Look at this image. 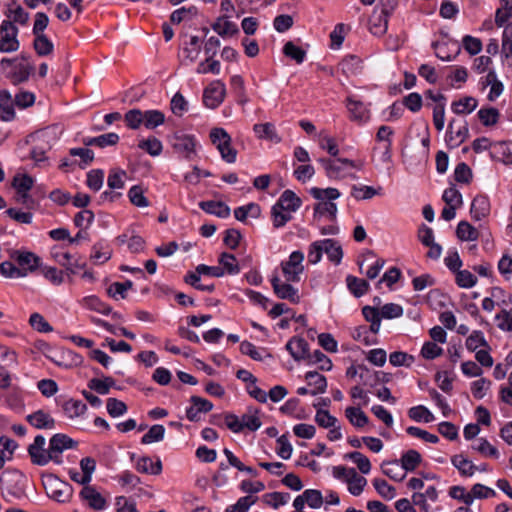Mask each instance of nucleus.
Returning a JSON list of instances; mask_svg holds the SVG:
<instances>
[{"label": "nucleus", "instance_id": "obj_1", "mask_svg": "<svg viewBox=\"0 0 512 512\" xmlns=\"http://www.w3.org/2000/svg\"><path fill=\"white\" fill-rule=\"evenodd\" d=\"M310 194L319 202L314 206V216L328 215L331 221L336 220L337 205L333 202L340 197V192L336 188H318L310 189Z\"/></svg>", "mask_w": 512, "mask_h": 512}, {"label": "nucleus", "instance_id": "obj_2", "mask_svg": "<svg viewBox=\"0 0 512 512\" xmlns=\"http://www.w3.org/2000/svg\"><path fill=\"white\" fill-rule=\"evenodd\" d=\"M27 477L18 469L8 468L0 476L3 491L14 498L26 495Z\"/></svg>", "mask_w": 512, "mask_h": 512}, {"label": "nucleus", "instance_id": "obj_3", "mask_svg": "<svg viewBox=\"0 0 512 512\" xmlns=\"http://www.w3.org/2000/svg\"><path fill=\"white\" fill-rule=\"evenodd\" d=\"M42 484L46 494L59 503L68 502L72 497V486L68 482L60 480L54 474L43 475Z\"/></svg>", "mask_w": 512, "mask_h": 512}, {"label": "nucleus", "instance_id": "obj_4", "mask_svg": "<svg viewBox=\"0 0 512 512\" xmlns=\"http://www.w3.org/2000/svg\"><path fill=\"white\" fill-rule=\"evenodd\" d=\"M201 275L219 278L224 276V269H222L220 266H208L205 264H199L195 268V271L188 272L184 277V282L188 285H191L193 288L200 291L213 292L215 290L214 284L200 285Z\"/></svg>", "mask_w": 512, "mask_h": 512}, {"label": "nucleus", "instance_id": "obj_5", "mask_svg": "<svg viewBox=\"0 0 512 512\" xmlns=\"http://www.w3.org/2000/svg\"><path fill=\"white\" fill-rule=\"evenodd\" d=\"M46 440L42 435H37L34 438V442L28 447V454L31 457V461L35 465L44 466L49 463V461H54L55 463H60L61 461L58 459L57 455H53L50 452V449L45 450Z\"/></svg>", "mask_w": 512, "mask_h": 512}, {"label": "nucleus", "instance_id": "obj_6", "mask_svg": "<svg viewBox=\"0 0 512 512\" xmlns=\"http://www.w3.org/2000/svg\"><path fill=\"white\" fill-rule=\"evenodd\" d=\"M9 257L17 264L18 269L24 270L25 277L36 271L41 265L40 257L27 250H11Z\"/></svg>", "mask_w": 512, "mask_h": 512}, {"label": "nucleus", "instance_id": "obj_7", "mask_svg": "<svg viewBox=\"0 0 512 512\" xmlns=\"http://www.w3.org/2000/svg\"><path fill=\"white\" fill-rule=\"evenodd\" d=\"M304 254L301 251H294L289 256L288 261L281 263L282 272L287 282H299L300 275L304 271Z\"/></svg>", "mask_w": 512, "mask_h": 512}, {"label": "nucleus", "instance_id": "obj_8", "mask_svg": "<svg viewBox=\"0 0 512 512\" xmlns=\"http://www.w3.org/2000/svg\"><path fill=\"white\" fill-rule=\"evenodd\" d=\"M226 95L225 84L220 80L212 81L203 92V103L207 108L215 109L222 104Z\"/></svg>", "mask_w": 512, "mask_h": 512}, {"label": "nucleus", "instance_id": "obj_9", "mask_svg": "<svg viewBox=\"0 0 512 512\" xmlns=\"http://www.w3.org/2000/svg\"><path fill=\"white\" fill-rule=\"evenodd\" d=\"M271 285L274 293L279 299L289 300L290 302L297 304L300 302V296L298 290L294 288L290 282H282L281 279L274 275L271 278Z\"/></svg>", "mask_w": 512, "mask_h": 512}, {"label": "nucleus", "instance_id": "obj_10", "mask_svg": "<svg viewBox=\"0 0 512 512\" xmlns=\"http://www.w3.org/2000/svg\"><path fill=\"white\" fill-rule=\"evenodd\" d=\"M171 145L175 152L182 154L186 159H191L195 154V138L191 135L175 133L171 138Z\"/></svg>", "mask_w": 512, "mask_h": 512}, {"label": "nucleus", "instance_id": "obj_11", "mask_svg": "<svg viewBox=\"0 0 512 512\" xmlns=\"http://www.w3.org/2000/svg\"><path fill=\"white\" fill-rule=\"evenodd\" d=\"M456 124V119H452L448 124V130L446 133V143L450 148L458 147L461 143L465 141V139L469 135L468 124L466 122H464L457 128Z\"/></svg>", "mask_w": 512, "mask_h": 512}, {"label": "nucleus", "instance_id": "obj_12", "mask_svg": "<svg viewBox=\"0 0 512 512\" xmlns=\"http://www.w3.org/2000/svg\"><path fill=\"white\" fill-rule=\"evenodd\" d=\"M77 445H78L77 441L73 440L66 434H62V433H57V434L53 435L49 441V449H50L51 454L57 455L58 459L60 461H61V459H60L59 455L65 449H73V448H76Z\"/></svg>", "mask_w": 512, "mask_h": 512}, {"label": "nucleus", "instance_id": "obj_13", "mask_svg": "<svg viewBox=\"0 0 512 512\" xmlns=\"http://www.w3.org/2000/svg\"><path fill=\"white\" fill-rule=\"evenodd\" d=\"M286 349L294 360L300 361L310 357L309 344L302 337H292L286 344Z\"/></svg>", "mask_w": 512, "mask_h": 512}, {"label": "nucleus", "instance_id": "obj_14", "mask_svg": "<svg viewBox=\"0 0 512 512\" xmlns=\"http://www.w3.org/2000/svg\"><path fill=\"white\" fill-rule=\"evenodd\" d=\"M26 421L36 429H54L55 419L42 409H39L25 417Z\"/></svg>", "mask_w": 512, "mask_h": 512}, {"label": "nucleus", "instance_id": "obj_15", "mask_svg": "<svg viewBox=\"0 0 512 512\" xmlns=\"http://www.w3.org/2000/svg\"><path fill=\"white\" fill-rule=\"evenodd\" d=\"M80 497L87 501L89 506L97 511L103 510L106 506L105 498L93 487L85 486L80 492Z\"/></svg>", "mask_w": 512, "mask_h": 512}, {"label": "nucleus", "instance_id": "obj_16", "mask_svg": "<svg viewBox=\"0 0 512 512\" xmlns=\"http://www.w3.org/2000/svg\"><path fill=\"white\" fill-rule=\"evenodd\" d=\"M54 258L61 266L65 267L68 276L76 274L78 269H84L86 267L85 262L80 261L79 258H75L68 252L55 253Z\"/></svg>", "mask_w": 512, "mask_h": 512}, {"label": "nucleus", "instance_id": "obj_17", "mask_svg": "<svg viewBox=\"0 0 512 512\" xmlns=\"http://www.w3.org/2000/svg\"><path fill=\"white\" fill-rule=\"evenodd\" d=\"M347 108L350 113V119L358 123H364L369 119V111L363 102L355 100L352 97L347 98Z\"/></svg>", "mask_w": 512, "mask_h": 512}, {"label": "nucleus", "instance_id": "obj_18", "mask_svg": "<svg viewBox=\"0 0 512 512\" xmlns=\"http://www.w3.org/2000/svg\"><path fill=\"white\" fill-rule=\"evenodd\" d=\"M381 469L384 475L396 482H402L406 478V472L397 459L383 461Z\"/></svg>", "mask_w": 512, "mask_h": 512}, {"label": "nucleus", "instance_id": "obj_19", "mask_svg": "<svg viewBox=\"0 0 512 512\" xmlns=\"http://www.w3.org/2000/svg\"><path fill=\"white\" fill-rule=\"evenodd\" d=\"M199 207L208 214L215 215L219 218H227L230 216V208L222 201H201Z\"/></svg>", "mask_w": 512, "mask_h": 512}, {"label": "nucleus", "instance_id": "obj_20", "mask_svg": "<svg viewBox=\"0 0 512 512\" xmlns=\"http://www.w3.org/2000/svg\"><path fill=\"white\" fill-rule=\"evenodd\" d=\"M15 118L12 96L8 90L0 91V119L2 121H12Z\"/></svg>", "mask_w": 512, "mask_h": 512}, {"label": "nucleus", "instance_id": "obj_21", "mask_svg": "<svg viewBox=\"0 0 512 512\" xmlns=\"http://www.w3.org/2000/svg\"><path fill=\"white\" fill-rule=\"evenodd\" d=\"M490 212V203L488 197L484 195L476 196L471 204L470 213L473 219L479 221L486 217Z\"/></svg>", "mask_w": 512, "mask_h": 512}, {"label": "nucleus", "instance_id": "obj_22", "mask_svg": "<svg viewBox=\"0 0 512 512\" xmlns=\"http://www.w3.org/2000/svg\"><path fill=\"white\" fill-rule=\"evenodd\" d=\"M301 203V199L292 190L287 189L281 194L275 204L287 212H295L300 208Z\"/></svg>", "mask_w": 512, "mask_h": 512}, {"label": "nucleus", "instance_id": "obj_23", "mask_svg": "<svg viewBox=\"0 0 512 512\" xmlns=\"http://www.w3.org/2000/svg\"><path fill=\"white\" fill-rule=\"evenodd\" d=\"M227 18V16H221L212 24V29L221 37H231L239 33L238 26Z\"/></svg>", "mask_w": 512, "mask_h": 512}, {"label": "nucleus", "instance_id": "obj_24", "mask_svg": "<svg viewBox=\"0 0 512 512\" xmlns=\"http://www.w3.org/2000/svg\"><path fill=\"white\" fill-rule=\"evenodd\" d=\"M305 379L308 382V385L313 387V389L310 390L311 395L315 396L326 391L327 380L324 375L318 373L317 371H308L305 374Z\"/></svg>", "mask_w": 512, "mask_h": 512}, {"label": "nucleus", "instance_id": "obj_25", "mask_svg": "<svg viewBox=\"0 0 512 512\" xmlns=\"http://www.w3.org/2000/svg\"><path fill=\"white\" fill-rule=\"evenodd\" d=\"M33 71V65L18 63L15 64V69L7 74V78H9L14 85H18L28 81Z\"/></svg>", "mask_w": 512, "mask_h": 512}, {"label": "nucleus", "instance_id": "obj_26", "mask_svg": "<svg viewBox=\"0 0 512 512\" xmlns=\"http://www.w3.org/2000/svg\"><path fill=\"white\" fill-rule=\"evenodd\" d=\"M253 131L259 139H266L274 143L281 142V137L278 135L274 124L261 123L253 126Z\"/></svg>", "mask_w": 512, "mask_h": 512}, {"label": "nucleus", "instance_id": "obj_27", "mask_svg": "<svg viewBox=\"0 0 512 512\" xmlns=\"http://www.w3.org/2000/svg\"><path fill=\"white\" fill-rule=\"evenodd\" d=\"M136 470L143 474L159 475L162 472V462L157 459L155 462L148 456H143L136 463Z\"/></svg>", "mask_w": 512, "mask_h": 512}, {"label": "nucleus", "instance_id": "obj_28", "mask_svg": "<svg viewBox=\"0 0 512 512\" xmlns=\"http://www.w3.org/2000/svg\"><path fill=\"white\" fill-rule=\"evenodd\" d=\"M398 461L406 473L413 472L421 464L422 456L417 450L409 449L402 454L400 460Z\"/></svg>", "mask_w": 512, "mask_h": 512}, {"label": "nucleus", "instance_id": "obj_29", "mask_svg": "<svg viewBox=\"0 0 512 512\" xmlns=\"http://www.w3.org/2000/svg\"><path fill=\"white\" fill-rule=\"evenodd\" d=\"M388 11L382 10V13L378 16H373L369 20V30L375 36H383L388 28Z\"/></svg>", "mask_w": 512, "mask_h": 512}, {"label": "nucleus", "instance_id": "obj_30", "mask_svg": "<svg viewBox=\"0 0 512 512\" xmlns=\"http://www.w3.org/2000/svg\"><path fill=\"white\" fill-rule=\"evenodd\" d=\"M240 422L242 425V431L245 428L252 432L258 430L262 425L259 417V410L249 407L247 412L241 416Z\"/></svg>", "mask_w": 512, "mask_h": 512}, {"label": "nucleus", "instance_id": "obj_31", "mask_svg": "<svg viewBox=\"0 0 512 512\" xmlns=\"http://www.w3.org/2000/svg\"><path fill=\"white\" fill-rule=\"evenodd\" d=\"M348 491L353 496H359L365 486L367 485V480L365 477L360 476L354 468H349V477H347Z\"/></svg>", "mask_w": 512, "mask_h": 512}, {"label": "nucleus", "instance_id": "obj_32", "mask_svg": "<svg viewBox=\"0 0 512 512\" xmlns=\"http://www.w3.org/2000/svg\"><path fill=\"white\" fill-rule=\"evenodd\" d=\"M321 243L324 244V252L328 259L336 265L340 264L343 257V250L339 242L334 239H324L321 240Z\"/></svg>", "mask_w": 512, "mask_h": 512}, {"label": "nucleus", "instance_id": "obj_33", "mask_svg": "<svg viewBox=\"0 0 512 512\" xmlns=\"http://www.w3.org/2000/svg\"><path fill=\"white\" fill-rule=\"evenodd\" d=\"M451 463L462 476L471 477L476 472V465L468 460L463 454H457L451 457Z\"/></svg>", "mask_w": 512, "mask_h": 512}, {"label": "nucleus", "instance_id": "obj_34", "mask_svg": "<svg viewBox=\"0 0 512 512\" xmlns=\"http://www.w3.org/2000/svg\"><path fill=\"white\" fill-rule=\"evenodd\" d=\"M363 317L367 322H370V331L377 334L381 327V314L380 310L372 306H364L362 308Z\"/></svg>", "mask_w": 512, "mask_h": 512}, {"label": "nucleus", "instance_id": "obj_35", "mask_svg": "<svg viewBox=\"0 0 512 512\" xmlns=\"http://www.w3.org/2000/svg\"><path fill=\"white\" fill-rule=\"evenodd\" d=\"M491 156L499 159L505 164H512V151L507 142L498 141L491 144Z\"/></svg>", "mask_w": 512, "mask_h": 512}, {"label": "nucleus", "instance_id": "obj_36", "mask_svg": "<svg viewBox=\"0 0 512 512\" xmlns=\"http://www.w3.org/2000/svg\"><path fill=\"white\" fill-rule=\"evenodd\" d=\"M345 416L356 428H362L369 422V418L359 407H347L345 409Z\"/></svg>", "mask_w": 512, "mask_h": 512}, {"label": "nucleus", "instance_id": "obj_37", "mask_svg": "<svg viewBox=\"0 0 512 512\" xmlns=\"http://www.w3.org/2000/svg\"><path fill=\"white\" fill-rule=\"evenodd\" d=\"M218 262L221 265L220 267L224 269V274L236 275L240 272L237 258L231 253L222 252L219 256Z\"/></svg>", "mask_w": 512, "mask_h": 512}, {"label": "nucleus", "instance_id": "obj_38", "mask_svg": "<svg viewBox=\"0 0 512 512\" xmlns=\"http://www.w3.org/2000/svg\"><path fill=\"white\" fill-rule=\"evenodd\" d=\"M346 282L350 292L357 298L366 294L370 288L368 281L352 275L347 276Z\"/></svg>", "mask_w": 512, "mask_h": 512}, {"label": "nucleus", "instance_id": "obj_39", "mask_svg": "<svg viewBox=\"0 0 512 512\" xmlns=\"http://www.w3.org/2000/svg\"><path fill=\"white\" fill-rule=\"evenodd\" d=\"M62 409L68 418L73 419L83 415L87 406L81 400L69 399L63 403Z\"/></svg>", "mask_w": 512, "mask_h": 512}, {"label": "nucleus", "instance_id": "obj_40", "mask_svg": "<svg viewBox=\"0 0 512 512\" xmlns=\"http://www.w3.org/2000/svg\"><path fill=\"white\" fill-rule=\"evenodd\" d=\"M201 51V41L198 36H191L189 42H185L183 46V53L185 60L193 63L197 60Z\"/></svg>", "mask_w": 512, "mask_h": 512}, {"label": "nucleus", "instance_id": "obj_41", "mask_svg": "<svg viewBox=\"0 0 512 512\" xmlns=\"http://www.w3.org/2000/svg\"><path fill=\"white\" fill-rule=\"evenodd\" d=\"M477 100L471 96L463 97L454 101L451 105L452 111L456 114H469L477 107Z\"/></svg>", "mask_w": 512, "mask_h": 512}, {"label": "nucleus", "instance_id": "obj_42", "mask_svg": "<svg viewBox=\"0 0 512 512\" xmlns=\"http://www.w3.org/2000/svg\"><path fill=\"white\" fill-rule=\"evenodd\" d=\"M290 498L291 496L287 492H271L264 494L262 496V501L266 505H269L274 509H278L280 506L287 504Z\"/></svg>", "mask_w": 512, "mask_h": 512}, {"label": "nucleus", "instance_id": "obj_43", "mask_svg": "<svg viewBox=\"0 0 512 512\" xmlns=\"http://www.w3.org/2000/svg\"><path fill=\"white\" fill-rule=\"evenodd\" d=\"M165 122V115L159 110H146L143 112V125L147 129H155Z\"/></svg>", "mask_w": 512, "mask_h": 512}, {"label": "nucleus", "instance_id": "obj_44", "mask_svg": "<svg viewBox=\"0 0 512 512\" xmlns=\"http://www.w3.org/2000/svg\"><path fill=\"white\" fill-rule=\"evenodd\" d=\"M457 237L462 241L477 240L479 232L467 221H460L456 229Z\"/></svg>", "mask_w": 512, "mask_h": 512}, {"label": "nucleus", "instance_id": "obj_45", "mask_svg": "<svg viewBox=\"0 0 512 512\" xmlns=\"http://www.w3.org/2000/svg\"><path fill=\"white\" fill-rule=\"evenodd\" d=\"M198 14V8L196 6H190L188 8L181 7L173 11L170 15V21L172 24H180L184 20H191Z\"/></svg>", "mask_w": 512, "mask_h": 512}, {"label": "nucleus", "instance_id": "obj_46", "mask_svg": "<svg viewBox=\"0 0 512 512\" xmlns=\"http://www.w3.org/2000/svg\"><path fill=\"white\" fill-rule=\"evenodd\" d=\"M7 17L13 18V22L19 23L21 25H25L29 20V13L26 12L20 5L13 0L8 5Z\"/></svg>", "mask_w": 512, "mask_h": 512}, {"label": "nucleus", "instance_id": "obj_47", "mask_svg": "<svg viewBox=\"0 0 512 512\" xmlns=\"http://www.w3.org/2000/svg\"><path fill=\"white\" fill-rule=\"evenodd\" d=\"M33 48L38 56H47L53 52L54 45L44 34L35 36Z\"/></svg>", "mask_w": 512, "mask_h": 512}, {"label": "nucleus", "instance_id": "obj_48", "mask_svg": "<svg viewBox=\"0 0 512 512\" xmlns=\"http://www.w3.org/2000/svg\"><path fill=\"white\" fill-rule=\"evenodd\" d=\"M138 147L146 151L150 156L156 157L162 153L163 145L156 137H149L139 142Z\"/></svg>", "mask_w": 512, "mask_h": 512}, {"label": "nucleus", "instance_id": "obj_49", "mask_svg": "<svg viewBox=\"0 0 512 512\" xmlns=\"http://www.w3.org/2000/svg\"><path fill=\"white\" fill-rule=\"evenodd\" d=\"M18 34L6 33L1 35L0 38V52L10 53L15 52L20 47V42L17 38Z\"/></svg>", "mask_w": 512, "mask_h": 512}, {"label": "nucleus", "instance_id": "obj_50", "mask_svg": "<svg viewBox=\"0 0 512 512\" xmlns=\"http://www.w3.org/2000/svg\"><path fill=\"white\" fill-rule=\"evenodd\" d=\"M373 486L377 493L386 500H391L396 496V489L386 480L376 478L373 480Z\"/></svg>", "mask_w": 512, "mask_h": 512}, {"label": "nucleus", "instance_id": "obj_51", "mask_svg": "<svg viewBox=\"0 0 512 512\" xmlns=\"http://www.w3.org/2000/svg\"><path fill=\"white\" fill-rule=\"evenodd\" d=\"M283 53L286 57H289L301 64L306 57V51L299 46H296L292 41H288L284 44Z\"/></svg>", "mask_w": 512, "mask_h": 512}, {"label": "nucleus", "instance_id": "obj_52", "mask_svg": "<svg viewBox=\"0 0 512 512\" xmlns=\"http://www.w3.org/2000/svg\"><path fill=\"white\" fill-rule=\"evenodd\" d=\"M408 416L417 422L424 421L429 423L434 420L433 414L423 405L411 407L408 410Z\"/></svg>", "mask_w": 512, "mask_h": 512}, {"label": "nucleus", "instance_id": "obj_53", "mask_svg": "<svg viewBox=\"0 0 512 512\" xmlns=\"http://www.w3.org/2000/svg\"><path fill=\"white\" fill-rule=\"evenodd\" d=\"M165 435V428L163 425L155 424L150 427L148 432L141 438L142 444H151L153 442L162 441Z\"/></svg>", "mask_w": 512, "mask_h": 512}, {"label": "nucleus", "instance_id": "obj_54", "mask_svg": "<svg viewBox=\"0 0 512 512\" xmlns=\"http://www.w3.org/2000/svg\"><path fill=\"white\" fill-rule=\"evenodd\" d=\"M346 458L353 461L357 468L363 474H368L371 470V463L368 457L358 451H353L345 455Z\"/></svg>", "mask_w": 512, "mask_h": 512}, {"label": "nucleus", "instance_id": "obj_55", "mask_svg": "<svg viewBox=\"0 0 512 512\" xmlns=\"http://www.w3.org/2000/svg\"><path fill=\"white\" fill-rule=\"evenodd\" d=\"M127 173L121 169H112L109 172L107 185L110 190L122 189L125 186L124 178Z\"/></svg>", "mask_w": 512, "mask_h": 512}, {"label": "nucleus", "instance_id": "obj_56", "mask_svg": "<svg viewBox=\"0 0 512 512\" xmlns=\"http://www.w3.org/2000/svg\"><path fill=\"white\" fill-rule=\"evenodd\" d=\"M132 287L133 282L131 280H126L125 282H114L107 289V293L114 299H118V295L120 298L125 299L127 297V290L131 289Z\"/></svg>", "mask_w": 512, "mask_h": 512}, {"label": "nucleus", "instance_id": "obj_57", "mask_svg": "<svg viewBox=\"0 0 512 512\" xmlns=\"http://www.w3.org/2000/svg\"><path fill=\"white\" fill-rule=\"evenodd\" d=\"M0 273L6 278H23L25 273L23 269H18L14 261H4L0 264Z\"/></svg>", "mask_w": 512, "mask_h": 512}, {"label": "nucleus", "instance_id": "obj_58", "mask_svg": "<svg viewBox=\"0 0 512 512\" xmlns=\"http://www.w3.org/2000/svg\"><path fill=\"white\" fill-rule=\"evenodd\" d=\"M500 113L494 107L482 108L478 111V117L484 126L495 125L499 120Z\"/></svg>", "mask_w": 512, "mask_h": 512}, {"label": "nucleus", "instance_id": "obj_59", "mask_svg": "<svg viewBox=\"0 0 512 512\" xmlns=\"http://www.w3.org/2000/svg\"><path fill=\"white\" fill-rule=\"evenodd\" d=\"M104 182V171L102 169H93L87 173L86 185L93 191H99Z\"/></svg>", "mask_w": 512, "mask_h": 512}, {"label": "nucleus", "instance_id": "obj_60", "mask_svg": "<svg viewBox=\"0 0 512 512\" xmlns=\"http://www.w3.org/2000/svg\"><path fill=\"white\" fill-rule=\"evenodd\" d=\"M128 197L130 202L137 207L149 206L148 199L144 196V192L141 186L134 185L128 191Z\"/></svg>", "mask_w": 512, "mask_h": 512}, {"label": "nucleus", "instance_id": "obj_61", "mask_svg": "<svg viewBox=\"0 0 512 512\" xmlns=\"http://www.w3.org/2000/svg\"><path fill=\"white\" fill-rule=\"evenodd\" d=\"M85 306L90 309L97 311L101 314L108 315L112 312V307L104 302H102L96 296H89L84 298Z\"/></svg>", "mask_w": 512, "mask_h": 512}, {"label": "nucleus", "instance_id": "obj_62", "mask_svg": "<svg viewBox=\"0 0 512 512\" xmlns=\"http://www.w3.org/2000/svg\"><path fill=\"white\" fill-rule=\"evenodd\" d=\"M271 216L273 220V226L275 228H280L284 226L287 222L292 219L290 212L283 210L281 207H277V204H274L271 209Z\"/></svg>", "mask_w": 512, "mask_h": 512}, {"label": "nucleus", "instance_id": "obj_63", "mask_svg": "<svg viewBox=\"0 0 512 512\" xmlns=\"http://www.w3.org/2000/svg\"><path fill=\"white\" fill-rule=\"evenodd\" d=\"M34 184L33 178L28 174H18L13 178L12 186L17 192H29Z\"/></svg>", "mask_w": 512, "mask_h": 512}, {"label": "nucleus", "instance_id": "obj_64", "mask_svg": "<svg viewBox=\"0 0 512 512\" xmlns=\"http://www.w3.org/2000/svg\"><path fill=\"white\" fill-rule=\"evenodd\" d=\"M257 499L251 495L243 496L234 505L228 506L225 512H247Z\"/></svg>", "mask_w": 512, "mask_h": 512}]
</instances>
